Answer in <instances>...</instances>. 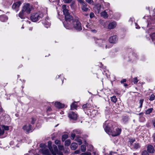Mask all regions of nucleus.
I'll return each instance as SVG.
<instances>
[{
  "instance_id": "nucleus-1",
  "label": "nucleus",
  "mask_w": 155,
  "mask_h": 155,
  "mask_svg": "<svg viewBox=\"0 0 155 155\" xmlns=\"http://www.w3.org/2000/svg\"><path fill=\"white\" fill-rule=\"evenodd\" d=\"M106 132L111 134L114 137L119 135L121 132V129L117 128L115 129V126L113 125L109 121H106L104 124L103 126Z\"/></svg>"
},
{
  "instance_id": "nucleus-2",
  "label": "nucleus",
  "mask_w": 155,
  "mask_h": 155,
  "mask_svg": "<svg viewBox=\"0 0 155 155\" xmlns=\"http://www.w3.org/2000/svg\"><path fill=\"white\" fill-rule=\"evenodd\" d=\"M65 18V21L63 22L64 27L67 29H72L73 28L72 23L74 21L73 17L70 14L66 15Z\"/></svg>"
},
{
  "instance_id": "nucleus-3",
  "label": "nucleus",
  "mask_w": 155,
  "mask_h": 155,
  "mask_svg": "<svg viewBox=\"0 0 155 155\" xmlns=\"http://www.w3.org/2000/svg\"><path fill=\"white\" fill-rule=\"evenodd\" d=\"M43 17V14L41 12L34 13L31 15L30 19L33 22H36L40 20Z\"/></svg>"
},
{
  "instance_id": "nucleus-4",
  "label": "nucleus",
  "mask_w": 155,
  "mask_h": 155,
  "mask_svg": "<svg viewBox=\"0 0 155 155\" xmlns=\"http://www.w3.org/2000/svg\"><path fill=\"white\" fill-rule=\"evenodd\" d=\"M73 28H74L76 30L80 31L82 30L81 25L80 22L77 19H75L72 23Z\"/></svg>"
},
{
  "instance_id": "nucleus-5",
  "label": "nucleus",
  "mask_w": 155,
  "mask_h": 155,
  "mask_svg": "<svg viewBox=\"0 0 155 155\" xmlns=\"http://www.w3.org/2000/svg\"><path fill=\"white\" fill-rule=\"evenodd\" d=\"M31 6L29 4H25L24 5L22 10L25 12H26L28 14H29L31 11Z\"/></svg>"
},
{
  "instance_id": "nucleus-6",
  "label": "nucleus",
  "mask_w": 155,
  "mask_h": 155,
  "mask_svg": "<svg viewBox=\"0 0 155 155\" xmlns=\"http://www.w3.org/2000/svg\"><path fill=\"white\" fill-rule=\"evenodd\" d=\"M21 4V3L20 1L14 3L12 6V9L15 10L16 12H18L19 10V8Z\"/></svg>"
},
{
  "instance_id": "nucleus-7",
  "label": "nucleus",
  "mask_w": 155,
  "mask_h": 155,
  "mask_svg": "<svg viewBox=\"0 0 155 155\" xmlns=\"http://www.w3.org/2000/svg\"><path fill=\"white\" fill-rule=\"evenodd\" d=\"M95 43L98 44V45L100 47H102L104 45V44L105 43V41L104 39H98L96 38L95 39Z\"/></svg>"
},
{
  "instance_id": "nucleus-8",
  "label": "nucleus",
  "mask_w": 155,
  "mask_h": 155,
  "mask_svg": "<svg viewBox=\"0 0 155 155\" xmlns=\"http://www.w3.org/2000/svg\"><path fill=\"white\" fill-rule=\"evenodd\" d=\"M22 129L26 131L27 134H28L31 130V125L30 124H29L28 126L26 125H25L23 127Z\"/></svg>"
},
{
  "instance_id": "nucleus-9",
  "label": "nucleus",
  "mask_w": 155,
  "mask_h": 155,
  "mask_svg": "<svg viewBox=\"0 0 155 155\" xmlns=\"http://www.w3.org/2000/svg\"><path fill=\"white\" fill-rule=\"evenodd\" d=\"M49 150L53 155H56L57 152L58 150L56 146L53 145V147Z\"/></svg>"
},
{
  "instance_id": "nucleus-10",
  "label": "nucleus",
  "mask_w": 155,
  "mask_h": 155,
  "mask_svg": "<svg viewBox=\"0 0 155 155\" xmlns=\"http://www.w3.org/2000/svg\"><path fill=\"white\" fill-rule=\"evenodd\" d=\"M68 117L74 120L77 119V115L74 112H72L69 114Z\"/></svg>"
},
{
  "instance_id": "nucleus-11",
  "label": "nucleus",
  "mask_w": 155,
  "mask_h": 155,
  "mask_svg": "<svg viewBox=\"0 0 155 155\" xmlns=\"http://www.w3.org/2000/svg\"><path fill=\"white\" fill-rule=\"evenodd\" d=\"M117 37L116 35H114L110 37L109 41L111 43H115L117 41Z\"/></svg>"
},
{
  "instance_id": "nucleus-12",
  "label": "nucleus",
  "mask_w": 155,
  "mask_h": 155,
  "mask_svg": "<svg viewBox=\"0 0 155 155\" xmlns=\"http://www.w3.org/2000/svg\"><path fill=\"white\" fill-rule=\"evenodd\" d=\"M147 148V150L149 153H153L154 152L155 150L154 147L150 145H148Z\"/></svg>"
},
{
  "instance_id": "nucleus-13",
  "label": "nucleus",
  "mask_w": 155,
  "mask_h": 155,
  "mask_svg": "<svg viewBox=\"0 0 155 155\" xmlns=\"http://www.w3.org/2000/svg\"><path fill=\"white\" fill-rule=\"evenodd\" d=\"M101 6L100 5L98 4L96 5L94 8V9L95 12L97 13H99L101 11Z\"/></svg>"
},
{
  "instance_id": "nucleus-14",
  "label": "nucleus",
  "mask_w": 155,
  "mask_h": 155,
  "mask_svg": "<svg viewBox=\"0 0 155 155\" xmlns=\"http://www.w3.org/2000/svg\"><path fill=\"white\" fill-rule=\"evenodd\" d=\"M18 15V17L21 19H24L25 18L26 15L25 12L22 10L20 12Z\"/></svg>"
},
{
  "instance_id": "nucleus-15",
  "label": "nucleus",
  "mask_w": 155,
  "mask_h": 155,
  "mask_svg": "<svg viewBox=\"0 0 155 155\" xmlns=\"http://www.w3.org/2000/svg\"><path fill=\"white\" fill-rule=\"evenodd\" d=\"M116 23L115 21L110 22L108 25V28L110 29H113L116 27Z\"/></svg>"
},
{
  "instance_id": "nucleus-16",
  "label": "nucleus",
  "mask_w": 155,
  "mask_h": 155,
  "mask_svg": "<svg viewBox=\"0 0 155 155\" xmlns=\"http://www.w3.org/2000/svg\"><path fill=\"white\" fill-rule=\"evenodd\" d=\"M8 17L5 15H2L0 16V20L3 22H6L8 20Z\"/></svg>"
},
{
  "instance_id": "nucleus-17",
  "label": "nucleus",
  "mask_w": 155,
  "mask_h": 155,
  "mask_svg": "<svg viewBox=\"0 0 155 155\" xmlns=\"http://www.w3.org/2000/svg\"><path fill=\"white\" fill-rule=\"evenodd\" d=\"M55 105L56 107L59 108H63L64 107V104H62L59 102H55Z\"/></svg>"
},
{
  "instance_id": "nucleus-18",
  "label": "nucleus",
  "mask_w": 155,
  "mask_h": 155,
  "mask_svg": "<svg viewBox=\"0 0 155 155\" xmlns=\"http://www.w3.org/2000/svg\"><path fill=\"white\" fill-rule=\"evenodd\" d=\"M41 150L42 153L46 155H51V153L49 150L47 149H43Z\"/></svg>"
},
{
  "instance_id": "nucleus-19",
  "label": "nucleus",
  "mask_w": 155,
  "mask_h": 155,
  "mask_svg": "<svg viewBox=\"0 0 155 155\" xmlns=\"http://www.w3.org/2000/svg\"><path fill=\"white\" fill-rule=\"evenodd\" d=\"M78 147L77 144L75 143H72L71 145V148L72 150H76Z\"/></svg>"
},
{
  "instance_id": "nucleus-20",
  "label": "nucleus",
  "mask_w": 155,
  "mask_h": 155,
  "mask_svg": "<svg viewBox=\"0 0 155 155\" xmlns=\"http://www.w3.org/2000/svg\"><path fill=\"white\" fill-rule=\"evenodd\" d=\"M133 148L135 150H137L140 148V144L138 143H135L133 144Z\"/></svg>"
},
{
  "instance_id": "nucleus-21",
  "label": "nucleus",
  "mask_w": 155,
  "mask_h": 155,
  "mask_svg": "<svg viewBox=\"0 0 155 155\" xmlns=\"http://www.w3.org/2000/svg\"><path fill=\"white\" fill-rule=\"evenodd\" d=\"M129 119L128 116H125L123 117L122 120L124 124L128 122Z\"/></svg>"
},
{
  "instance_id": "nucleus-22",
  "label": "nucleus",
  "mask_w": 155,
  "mask_h": 155,
  "mask_svg": "<svg viewBox=\"0 0 155 155\" xmlns=\"http://www.w3.org/2000/svg\"><path fill=\"white\" fill-rule=\"evenodd\" d=\"M84 5H82L81 9L82 10L85 12L88 11V10H90V9L87 7V5L86 3Z\"/></svg>"
},
{
  "instance_id": "nucleus-23",
  "label": "nucleus",
  "mask_w": 155,
  "mask_h": 155,
  "mask_svg": "<svg viewBox=\"0 0 155 155\" xmlns=\"http://www.w3.org/2000/svg\"><path fill=\"white\" fill-rule=\"evenodd\" d=\"M101 15L102 16L105 18H107L108 16L107 14L105 11L101 12Z\"/></svg>"
},
{
  "instance_id": "nucleus-24",
  "label": "nucleus",
  "mask_w": 155,
  "mask_h": 155,
  "mask_svg": "<svg viewBox=\"0 0 155 155\" xmlns=\"http://www.w3.org/2000/svg\"><path fill=\"white\" fill-rule=\"evenodd\" d=\"M63 12L64 14L65 15V17L66 15H70V14L68 12V10L66 8L64 9L63 10Z\"/></svg>"
},
{
  "instance_id": "nucleus-25",
  "label": "nucleus",
  "mask_w": 155,
  "mask_h": 155,
  "mask_svg": "<svg viewBox=\"0 0 155 155\" xmlns=\"http://www.w3.org/2000/svg\"><path fill=\"white\" fill-rule=\"evenodd\" d=\"M111 101L114 103H116L117 101V99L115 96H113L111 97Z\"/></svg>"
},
{
  "instance_id": "nucleus-26",
  "label": "nucleus",
  "mask_w": 155,
  "mask_h": 155,
  "mask_svg": "<svg viewBox=\"0 0 155 155\" xmlns=\"http://www.w3.org/2000/svg\"><path fill=\"white\" fill-rule=\"evenodd\" d=\"M71 140H67L65 141L64 145L65 146H69L71 144Z\"/></svg>"
},
{
  "instance_id": "nucleus-27",
  "label": "nucleus",
  "mask_w": 155,
  "mask_h": 155,
  "mask_svg": "<svg viewBox=\"0 0 155 155\" xmlns=\"http://www.w3.org/2000/svg\"><path fill=\"white\" fill-rule=\"evenodd\" d=\"M77 107V105L75 104L74 103H72L71 105V110H73L74 109H76Z\"/></svg>"
},
{
  "instance_id": "nucleus-28",
  "label": "nucleus",
  "mask_w": 155,
  "mask_h": 155,
  "mask_svg": "<svg viewBox=\"0 0 155 155\" xmlns=\"http://www.w3.org/2000/svg\"><path fill=\"white\" fill-rule=\"evenodd\" d=\"M68 137V135L67 134H64L62 136V141H64L65 139Z\"/></svg>"
},
{
  "instance_id": "nucleus-29",
  "label": "nucleus",
  "mask_w": 155,
  "mask_h": 155,
  "mask_svg": "<svg viewBox=\"0 0 155 155\" xmlns=\"http://www.w3.org/2000/svg\"><path fill=\"white\" fill-rule=\"evenodd\" d=\"M79 137V136H77V138H76L75 140L79 143V144L80 145L82 143V141L81 140L78 138Z\"/></svg>"
},
{
  "instance_id": "nucleus-30",
  "label": "nucleus",
  "mask_w": 155,
  "mask_h": 155,
  "mask_svg": "<svg viewBox=\"0 0 155 155\" xmlns=\"http://www.w3.org/2000/svg\"><path fill=\"white\" fill-rule=\"evenodd\" d=\"M89 104H84L83 105L82 107L84 110H87L88 109V108H89Z\"/></svg>"
},
{
  "instance_id": "nucleus-31",
  "label": "nucleus",
  "mask_w": 155,
  "mask_h": 155,
  "mask_svg": "<svg viewBox=\"0 0 155 155\" xmlns=\"http://www.w3.org/2000/svg\"><path fill=\"white\" fill-rule=\"evenodd\" d=\"M81 150L83 152H84L86 150V147L85 145H82L81 146Z\"/></svg>"
},
{
  "instance_id": "nucleus-32",
  "label": "nucleus",
  "mask_w": 155,
  "mask_h": 155,
  "mask_svg": "<svg viewBox=\"0 0 155 155\" xmlns=\"http://www.w3.org/2000/svg\"><path fill=\"white\" fill-rule=\"evenodd\" d=\"M155 96L153 94H152L150 97L149 100L150 101H152L154 100Z\"/></svg>"
},
{
  "instance_id": "nucleus-33",
  "label": "nucleus",
  "mask_w": 155,
  "mask_h": 155,
  "mask_svg": "<svg viewBox=\"0 0 155 155\" xmlns=\"http://www.w3.org/2000/svg\"><path fill=\"white\" fill-rule=\"evenodd\" d=\"M153 110V108H149V109H148L147 110H146V113L147 114H149L152 112Z\"/></svg>"
},
{
  "instance_id": "nucleus-34",
  "label": "nucleus",
  "mask_w": 155,
  "mask_h": 155,
  "mask_svg": "<svg viewBox=\"0 0 155 155\" xmlns=\"http://www.w3.org/2000/svg\"><path fill=\"white\" fill-rule=\"evenodd\" d=\"M58 148L60 150H64L63 146L59 144L58 145Z\"/></svg>"
},
{
  "instance_id": "nucleus-35",
  "label": "nucleus",
  "mask_w": 155,
  "mask_h": 155,
  "mask_svg": "<svg viewBox=\"0 0 155 155\" xmlns=\"http://www.w3.org/2000/svg\"><path fill=\"white\" fill-rule=\"evenodd\" d=\"M79 3L81 4L82 5H84L85 3L84 1L82 0H77Z\"/></svg>"
},
{
  "instance_id": "nucleus-36",
  "label": "nucleus",
  "mask_w": 155,
  "mask_h": 155,
  "mask_svg": "<svg viewBox=\"0 0 155 155\" xmlns=\"http://www.w3.org/2000/svg\"><path fill=\"white\" fill-rule=\"evenodd\" d=\"M142 155H149V153L146 150H143L142 153Z\"/></svg>"
},
{
  "instance_id": "nucleus-37",
  "label": "nucleus",
  "mask_w": 155,
  "mask_h": 155,
  "mask_svg": "<svg viewBox=\"0 0 155 155\" xmlns=\"http://www.w3.org/2000/svg\"><path fill=\"white\" fill-rule=\"evenodd\" d=\"M51 143H52L51 141H49L48 142V146L49 149H51V148L52 147L51 146Z\"/></svg>"
},
{
  "instance_id": "nucleus-38",
  "label": "nucleus",
  "mask_w": 155,
  "mask_h": 155,
  "mask_svg": "<svg viewBox=\"0 0 155 155\" xmlns=\"http://www.w3.org/2000/svg\"><path fill=\"white\" fill-rule=\"evenodd\" d=\"M138 81L137 78H133V82L134 84H136L137 83Z\"/></svg>"
},
{
  "instance_id": "nucleus-39",
  "label": "nucleus",
  "mask_w": 155,
  "mask_h": 155,
  "mask_svg": "<svg viewBox=\"0 0 155 155\" xmlns=\"http://www.w3.org/2000/svg\"><path fill=\"white\" fill-rule=\"evenodd\" d=\"M75 133H72L71 134V139L74 140L75 137Z\"/></svg>"
},
{
  "instance_id": "nucleus-40",
  "label": "nucleus",
  "mask_w": 155,
  "mask_h": 155,
  "mask_svg": "<svg viewBox=\"0 0 155 155\" xmlns=\"http://www.w3.org/2000/svg\"><path fill=\"white\" fill-rule=\"evenodd\" d=\"M143 99H141L140 100L139 103L140 104V107L141 108L142 106L143 103Z\"/></svg>"
},
{
  "instance_id": "nucleus-41",
  "label": "nucleus",
  "mask_w": 155,
  "mask_h": 155,
  "mask_svg": "<svg viewBox=\"0 0 155 155\" xmlns=\"http://www.w3.org/2000/svg\"><path fill=\"white\" fill-rule=\"evenodd\" d=\"M54 143L55 144L58 145L60 144L61 141L59 140H57L55 141Z\"/></svg>"
},
{
  "instance_id": "nucleus-42",
  "label": "nucleus",
  "mask_w": 155,
  "mask_h": 155,
  "mask_svg": "<svg viewBox=\"0 0 155 155\" xmlns=\"http://www.w3.org/2000/svg\"><path fill=\"white\" fill-rule=\"evenodd\" d=\"M135 139H130L129 142L131 144H132L135 141Z\"/></svg>"
},
{
  "instance_id": "nucleus-43",
  "label": "nucleus",
  "mask_w": 155,
  "mask_h": 155,
  "mask_svg": "<svg viewBox=\"0 0 155 155\" xmlns=\"http://www.w3.org/2000/svg\"><path fill=\"white\" fill-rule=\"evenodd\" d=\"M151 37L153 40L155 39V32L152 34Z\"/></svg>"
},
{
  "instance_id": "nucleus-44",
  "label": "nucleus",
  "mask_w": 155,
  "mask_h": 155,
  "mask_svg": "<svg viewBox=\"0 0 155 155\" xmlns=\"http://www.w3.org/2000/svg\"><path fill=\"white\" fill-rule=\"evenodd\" d=\"M31 120H32L31 121V124H34L35 123V121L36 120V119L33 117H32Z\"/></svg>"
},
{
  "instance_id": "nucleus-45",
  "label": "nucleus",
  "mask_w": 155,
  "mask_h": 155,
  "mask_svg": "<svg viewBox=\"0 0 155 155\" xmlns=\"http://www.w3.org/2000/svg\"><path fill=\"white\" fill-rule=\"evenodd\" d=\"M72 0H63L65 3H69Z\"/></svg>"
},
{
  "instance_id": "nucleus-46",
  "label": "nucleus",
  "mask_w": 155,
  "mask_h": 155,
  "mask_svg": "<svg viewBox=\"0 0 155 155\" xmlns=\"http://www.w3.org/2000/svg\"><path fill=\"white\" fill-rule=\"evenodd\" d=\"M81 154L82 155H91V153L89 152L82 153Z\"/></svg>"
},
{
  "instance_id": "nucleus-47",
  "label": "nucleus",
  "mask_w": 155,
  "mask_h": 155,
  "mask_svg": "<svg viewBox=\"0 0 155 155\" xmlns=\"http://www.w3.org/2000/svg\"><path fill=\"white\" fill-rule=\"evenodd\" d=\"M86 1L90 4H91L93 3L92 0H85Z\"/></svg>"
},
{
  "instance_id": "nucleus-48",
  "label": "nucleus",
  "mask_w": 155,
  "mask_h": 155,
  "mask_svg": "<svg viewBox=\"0 0 155 155\" xmlns=\"http://www.w3.org/2000/svg\"><path fill=\"white\" fill-rule=\"evenodd\" d=\"M110 155H118L117 153L115 152H111L110 153Z\"/></svg>"
},
{
  "instance_id": "nucleus-49",
  "label": "nucleus",
  "mask_w": 155,
  "mask_h": 155,
  "mask_svg": "<svg viewBox=\"0 0 155 155\" xmlns=\"http://www.w3.org/2000/svg\"><path fill=\"white\" fill-rule=\"evenodd\" d=\"M57 154L59 155H63V153L61 151H58H58L57 152L56 154Z\"/></svg>"
},
{
  "instance_id": "nucleus-50",
  "label": "nucleus",
  "mask_w": 155,
  "mask_h": 155,
  "mask_svg": "<svg viewBox=\"0 0 155 155\" xmlns=\"http://www.w3.org/2000/svg\"><path fill=\"white\" fill-rule=\"evenodd\" d=\"M74 153L77 154H79L80 153V150H77L75 151Z\"/></svg>"
},
{
  "instance_id": "nucleus-51",
  "label": "nucleus",
  "mask_w": 155,
  "mask_h": 155,
  "mask_svg": "<svg viewBox=\"0 0 155 155\" xmlns=\"http://www.w3.org/2000/svg\"><path fill=\"white\" fill-rule=\"evenodd\" d=\"M90 16L91 18H92L94 16V14L93 13L91 12L90 15Z\"/></svg>"
},
{
  "instance_id": "nucleus-52",
  "label": "nucleus",
  "mask_w": 155,
  "mask_h": 155,
  "mask_svg": "<svg viewBox=\"0 0 155 155\" xmlns=\"http://www.w3.org/2000/svg\"><path fill=\"white\" fill-rule=\"evenodd\" d=\"M126 80L125 79H124L122 80H121L120 81V82L121 83H123L124 82H126Z\"/></svg>"
},
{
  "instance_id": "nucleus-53",
  "label": "nucleus",
  "mask_w": 155,
  "mask_h": 155,
  "mask_svg": "<svg viewBox=\"0 0 155 155\" xmlns=\"http://www.w3.org/2000/svg\"><path fill=\"white\" fill-rule=\"evenodd\" d=\"M75 4V2H72L71 4V7H72Z\"/></svg>"
},
{
  "instance_id": "nucleus-54",
  "label": "nucleus",
  "mask_w": 155,
  "mask_h": 155,
  "mask_svg": "<svg viewBox=\"0 0 155 155\" xmlns=\"http://www.w3.org/2000/svg\"><path fill=\"white\" fill-rule=\"evenodd\" d=\"M4 129L5 130H9L8 127V126H5Z\"/></svg>"
},
{
  "instance_id": "nucleus-55",
  "label": "nucleus",
  "mask_w": 155,
  "mask_h": 155,
  "mask_svg": "<svg viewBox=\"0 0 155 155\" xmlns=\"http://www.w3.org/2000/svg\"><path fill=\"white\" fill-rule=\"evenodd\" d=\"M62 8L63 9H64L66 8V5H63L62 6Z\"/></svg>"
},
{
  "instance_id": "nucleus-56",
  "label": "nucleus",
  "mask_w": 155,
  "mask_h": 155,
  "mask_svg": "<svg viewBox=\"0 0 155 155\" xmlns=\"http://www.w3.org/2000/svg\"><path fill=\"white\" fill-rule=\"evenodd\" d=\"M110 48V47L107 45H106L105 46V48L106 49L107 48Z\"/></svg>"
},
{
  "instance_id": "nucleus-57",
  "label": "nucleus",
  "mask_w": 155,
  "mask_h": 155,
  "mask_svg": "<svg viewBox=\"0 0 155 155\" xmlns=\"http://www.w3.org/2000/svg\"><path fill=\"white\" fill-rule=\"evenodd\" d=\"M69 149L68 148H67V149L66 151L65 152V153H67V152H69Z\"/></svg>"
},
{
  "instance_id": "nucleus-58",
  "label": "nucleus",
  "mask_w": 155,
  "mask_h": 155,
  "mask_svg": "<svg viewBox=\"0 0 155 155\" xmlns=\"http://www.w3.org/2000/svg\"><path fill=\"white\" fill-rule=\"evenodd\" d=\"M124 86L125 87H126V86H127L128 85L127 84L125 83L124 84Z\"/></svg>"
},
{
  "instance_id": "nucleus-59",
  "label": "nucleus",
  "mask_w": 155,
  "mask_h": 155,
  "mask_svg": "<svg viewBox=\"0 0 155 155\" xmlns=\"http://www.w3.org/2000/svg\"><path fill=\"white\" fill-rule=\"evenodd\" d=\"M73 132H76V133H78V131H77V130H74V131H73Z\"/></svg>"
},
{
  "instance_id": "nucleus-60",
  "label": "nucleus",
  "mask_w": 155,
  "mask_h": 155,
  "mask_svg": "<svg viewBox=\"0 0 155 155\" xmlns=\"http://www.w3.org/2000/svg\"><path fill=\"white\" fill-rule=\"evenodd\" d=\"M153 125L154 127H155V121L153 123Z\"/></svg>"
},
{
  "instance_id": "nucleus-61",
  "label": "nucleus",
  "mask_w": 155,
  "mask_h": 155,
  "mask_svg": "<svg viewBox=\"0 0 155 155\" xmlns=\"http://www.w3.org/2000/svg\"><path fill=\"white\" fill-rule=\"evenodd\" d=\"M51 108L50 107L48 108V110L50 111L51 110Z\"/></svg>"
},
{
  "instance_id": "nucleus-62",
  "label": "nucleus",
  "mask_w": 155,
  "mask_h": 155,
  "mask_svg": "<svg viewBox=\"0 0 155 155\" xmlns=\"http://www.w3.org/2000/svg\"><path fill=\"white\" fill-rule=\"evenodd\" d=\"M42 145H43V144H40V147H42Z\"/></svg>"
},
{
  "instance_id": "nucleus-63",
  "label": "nucleus",
  "mask_w": 155,
  "mask_h": 155,
  "mask_svg": "<svg viewBox=\"0 0 155 155\" xmlns=\"http://www.w3.org/2000/svg\"><path fill=\"white\" fill-rule=\"evenodd\" d=\"M133 154L134 155H137V153H134Z\"/></svg>"
},
{
  "instance_id": "nucleus-64",
  "label": "nucleus",
  "mask_w": 155,
  "mask_h": 155,
  "mask_svg": "<svg viewBox=\"0 0 155 155\" xmlns=\"http://www.w3.org/2000/svg\"><path fill=\"white\" fill-rule=\"evenodd\" d=\"M88 15V14H86V16H87V15Z\"/></svg>"
}]
</instances>
